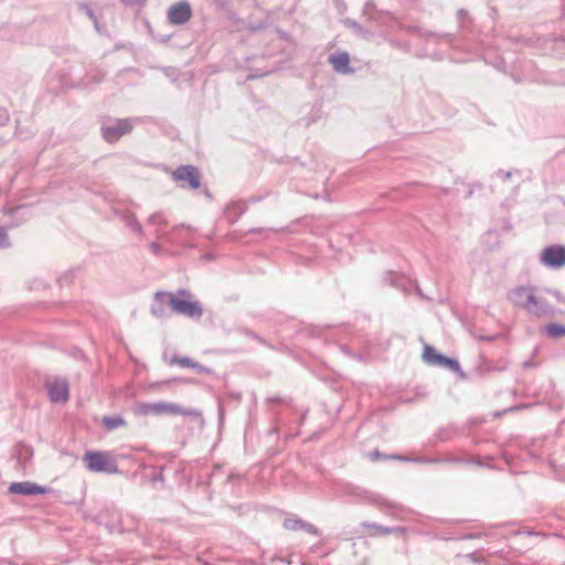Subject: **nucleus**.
Instances as JSON below:
<instances>
[{"mask_svg": "<svg viewBox=\"0 0 565 565\" xmlns=\"http://www.w3.org/2000/svg\"><path fill=\"white\" fill-rule=\"evenodd\" d=\"M136 413L140 415H183L199 417L201 414L193 408H184L179 404L169 402L140 403L136 406Z\"/></svg>", "mask_w": 565, "mask_h": 565, "instance_id": "nucleus-1", "label": "nucleus"}, {"mask_svg": "<svg viewBox=\"0 0 565 565\" xmlns=\"http://www.w3.org/2000/svg\"><path fill=\"white\" fill-rule=\"evenodd\" d=\"M171 311L189 318H200L203 313L202 307L198 301L192 300V296L186 290H179L173 294Z\"/></svg>", "mask_w": 565, "mask_h": 565, "instance_id": "nucleus-2", "label": "nucleus"}, {"mask_svg": "<svg viewBox=\"0 0 565 565\" xmlns=\"http://www.w3.org/2000/svg\"><path fill=\"white\" fill-rule=\"evenodd\" d=\"M136 121L137 119L132 118L109 120L103 125L102 135L106 141L116 142L132 130Z\"/></svg>", "mask_w": 565, "mask_h": 565, "instance_id": "nucleus-3", "label": "nucleus"}, {"mask_svg": "<svg viewBox=\"0 0 565 565\" xmlns=\"http://www.w3.org/2000/svg\"><path fill=\"white\" fill-rule=\"evenodd\" d=\"M83 461L86 468L93 472L113 473L117 470L116 463L109 456L99 451H87L83 457Z\"/></svg>", "mask_w": 565, "mask_h": 565, "instance_id": "nucleus-4", "label": "nucleus"}, {"mask_svg": "<svg viewBox=\"0 0 565 565\" xmlns=\"http://www.w3.org/2000/svg\"><path fill=\"white\" fill-rule=\"evenodd\" d=\"M540 262L548 268H561L565 266V246L550 245L540 255Z\"/></svg>", "mask_w": 565, "mask_h": 565, "instance_id": "nucleus-5", "label": "nucleus"}, {"mask_svg": "<svg viewBox=\"0 0 565 565\" xmlns=\"http://www.w3.org/2000/svg\"><path fill=\"white\" fill-rule=\"evenodd\" d=\"M173 179L179 182L181 186H189L190 189H198L200 186L199 172L193 166L179 167L173 172Z\"/></svg>", "mask_w": 565, "mask_h": 565, "instance_id": "nucleus-6", "label": "nucleus"}, {"mask_svg": "<svg viewBox=\"0 0 565 565\" xmlns=\"http://www.w3.org/2000/svg\"><path fill=\"white\" fill-rule=\"evenodd\" d=\"M173 294L166 291H157L153 302L150 307L152 316L163 319L169 316V310L172 308Z\"/></svg>", "mask_w": 565, "mask_h": 565, "instance_id": "nucleus-7", "label": "nucleus"}, {"mask_svg": "<svg viewBox=\"0 0 565 565\" xmlns=\"http://www.w3.org/2000/svg\"><path fill=\"white\" fill-rule=\"evenodd\" d=\"M50 399L53 403H65L68 399V384L65 380H53L46 383Z\"/></svg>", "mask_w": 565, "mask_h": 565, "instance_id": "nucleus-8", "label": "nucleus"}, {"mask_svg": "<svg viewBox=\"0 0 565 565\" xmlns=\"http://www.w3.org/2000/svg\"><path fill=\"white\" fill-rule=\"evenodd\" d=\"M192 17L191 6L186 1L178 2L170 7L168 19L172 24H184Z\"/></svg>", "mask_w": 565, "mask_h": 565, "instance_id": "nucleus-9", "label": "nucleus"}, {"mask_svg": "<svg viewBox=\"0 0 565 565\" xmlns=\"http://www.w3.org/2000/svg\"><path fill=\"white\" fill-rule=\"evenodd\" d=\"M8 491L12 494H21V495H38L45 494L49 492L46 487L39 486L33 482L24 481V482H12L9 486Z\"/></svg>", "mask_w": 565, "mask_h": 565, "instance_id": "nucleus-10", "label": "nucleus"}, {"mask_svg": "<svg viewBox=\"0 0 565 565\" xmlns=\"http://www.w3.org/2000/svg\"><path fill=\"white\" fill-rule=\"evenodd\" d=\"M527 313L536 317H550L554 313L553 308L541 297L533 294V300L525 309Z\"/></svg>", "mask_w": 565, "mask_h": 565, "instance_id": "nucleus-11", "label": "nucleus"}, {"mask_svg": "<svg viewBox=\"0 0 565 565\" xmlns=\"http://www.w3.org/2000/svg\"><path fill=\"white\" fill-rule=\"evenodd\" d=\"M533 294L534 289L532 287H519L511 292L510 299L514 305L525 310L533 300Z\"/></svg>", "mask_w": 565, "mask_h": 565, "instance_id": "nucleus-12", "label": "nucleus"}, {"mask_svg": "<svg viewBox=\"0 0 565 565\" xmlns=\"http://www.w3.org/2000/svg\"><path fill=\"white\" fill-rule=\"evenodd\" d=\"M329 62L338 73L348 74L351 72V68L349 67V54L345 52L331 55L329 57Z\"/></svg>", "mask_w": 565, "mask_h": 565, "instance_id": "nucleus-13", "label": "nucleus"}, {"mask_svg": "<svg viewBox=\"0 0 565 565\" xmlns=\"http://www.w3.org/2000/svg\"><path fill=\"white\" fill-rule=\"evenodd\" d=\"M149 225L154 227V233L158 237H162L167 234L164 226L167 224V220L161 213H154L149 217Z\"/></svg>", "mask_w": 565, "mask_h": 565, "instance_id": "nucleus-14", "label": "nucleus"}, {"mask_svg": "<svg viewBox=\"0 0 565 565\" xmlns=\"http://www.w3.org/2000/svg\"><path fill=\"white\" fill-rule=\"evenodd\" d=\"M444 356L445 355L438 353L434 348L429 345H426L423 352V359L425 360V362L433 365L439 366V364L444 360Z\"/></svg>", "mask_w": 565, "mask_h": 565, "instance_id": "nucleus-15", "label": "nucleus"}, {"mask_svg": "<svg viewBox=\"0 0 565 565\" xmlns=\"http://www.w3.org/2000/svg\"><path fill=\"white\" fill-rule=\"evenodd\" d=\"M171 363L172 364H178L182 367H191V369H196V370H200V371H204V367L201 366L200 364L193 362L190 358L188 356H182V358H173L171 360Z\"/></svg>", "mask_w": 565, "mask_h": 565, "instance_id": "nucleus-16", "label": "nucleus"}, {"mask_svg": "<svg viewBox=\"0 0 565 565\" xmlns=\"http://www.w3.org/2000/svg\"><path fill=\"white\" fill-rule=\"evenodd\" d=\"M546 334L552 338H559L565 335V326L551 323L544 328Z\"/></svg>", "mask_w": 565, "mask_h": 565, "instance_id": "nucleus-17", "label": "nucleus"}, {"mask_svg": "<svg viewBox=\"0 0 565 565\" xmlns=\"http://www.w3.org/2000/svg\"><path fill=\"white\" fill-rule=\"evenodd\" d=\"M103 424L105 427L109 430L116 429L118 427L125 426V420L120 416H110V417H104Z\"/></svg>", "mask_w": 565, "mask_h": 565, "instance_id": "nucleus-18", "label": "nucleus"}, {"mask_svg": "<svg viewBox=\"0 0 565 565\" xmlns=\"http://www.w3.org/2000/svg\"><path fill=\"white\" fill-rule=\"evenodd\" d=\"M439 366L449 369V370H451V371H454L456 373H460L461 372V369H460V365H459L458 361L454 360V359H450V358H447V356H444V360L439 364Z\"/></svg>", "mask_w": 565, "mask_h": 565, "instance_id": "nucleus-19", "label": "nucleus"}, {"mask_svg": "<svg viewBox=\"0 0 565 565\" xmlns=\"http://www.w3.org/2000/svg\"><path fill=\"white\" fill-rule=\"evenodd\" d=\"M302 525H303V521L300 519H286L284 521V527L286 530H290V531L301 530Z\"/></svg>", "mask_w": 565, "mask_h": 565, "instance_id": "nucleus-20", "label": "nucleus"}, {"mask_svg": "<svg viewBox=\"0 0 565 565\" xmlns=\"http://www.w3.org/2000/svg\"><path fill=\"white\" fill-rule=\"evenodd\" d=\"M9 237L7 234V230L4 227H0V248L9 247Z\"/></svg>", "mask_w": 565, "mask_h": 565, "instance_id": "nucleus-21", "label": "nucleus"}, {"mask_svg": "<svg viewBox=\"0 0 565 565\" xmlns=\"http://www.w3.org/2000/svg\"><path fill=\"white\" fill-rule=\"evenodd\" d=\"M301 530H303L308 533H312V534L318 533L317 529L312 524L306 523L305 521H303V525L301 526Z\"/></svg>", "mask_w": 565, "mask_h": 565, "instance_id": "nucleus-22", "label": "nucleus"}, {"mask_svg": "<svg viewBox=\"0 0 565 565\" xmlns=\"http://www.w3.org/2000/svg\"><path fill=\"white\" fill-rule=\"evenodd\" d=\"M128 225L136 232L140 233L141 232V226L140 224L134 220V218H129L128 221Z\"/></svg>", "mask_w": 565, "mask_h": 565, "instance_id": "nucleus-23", "label": "nucleus"}, {"mask_svg": "<svg viewBox=\"0 0 565 565\" xmlns=\"http://www.w3.org/2000/svg\"><path fill=\"white\" fill-rule=\"evenodd\" d=\"M167 384H168V382H157V383L150 384L149 387H150V390H159L160 387H162Z\"/></svg>", "mask_w": 565, "mask_h": 565, "instance_id": "nucleus-24", "label": "nucleus"}, {"mask_svg": "<svg viewBox=\"0 0 565 565\" xmlns=\"http://www.w3.org/2000/svg\"><path fill=\"white\" fill-rule=\"evenodd\" d=\"M150 248H151V250H152L153 253H158V252H159V249H160V246H159L157 243H152V244L150 245Z\"/></svg>", "mask_w": 565, "mask_h": 565, "instance_id": "nucleus-25", "label": "nucleus"}, {"mask_svg": "<svg viewBox=\"0 0 565 565\" xmlns=\"http://www.w3.org/2000/svg\"><path fill=\"white\" fill-rule=\"evenodd\" d=\"M503 228H504L505 231H510V230L512 228V224H511V222H510V221H504V222H503Z\"/></svg>", "mask_w": 565, "mask_h": 565, "instance_id": "nucleus-26", "label": "nucleus"}, {"mask_svg": "<svg viewBox=\"0 0 565 565\" xmlns=\"http://www.w3.org/2000/svg\"><path fill=\"white\" fill-rule=\"evenodd\" d=\"M395 459H398V460H404V461H407L409 460L408 458L406 457H402V456H398V457H394ZM414 461H425L424 459H413Z\"/></svg>", "mask_w": 565, "mask_h": 565, "instance_id": "nucleus-27", "label": "nucleus"}, {"mask_svg": "<svg viewBox=\"0 0 565 565\" xmlns=\"http://www.w3.org/2000/svg\"><path fill=\"white\" fill-rule=\"evenodd\" d=\"M373 527L377 529L381 533H390V532H391V530H388V529H383V527L377 526V525H373Z\"/></svg>", "mask_w": 565, "mask_h": 565, "instance_id": "nucleus-28", "label": "nucleus"}, {"mask_svg": "<svg viewBox=\"0 0 565 565\" xmlns=\"http://www.w3.org/2000/svg\"><path fill=\"white\" fill-rule=\"evenodd\" d=\"M512 177V172H507L504 173V177H503V183H505L510 178Z\"/></svg>", "mask_w": 565, "mask_h": 565, "instance_id": "nucleus-29", "label": "nucleus"}, {"mask_svg": "<svg viewBox=\"0 0 565 565\" xmlns=\"http://www.w3.org/2000/svg\"><path fill=\"white\" fill-rule=\"evenodd\" d=\"M491 461H492V459L490 458V459H489V462H486V463H484V466H488V467H490V468H491V467H492ZM478 463H479V465H483V462H481V461H479Z\"/></svg>", "mask_w": 565, "mask_h": 565, "instance_id": "nucleus-30", "label": "nucleus"}, {"mask_svg": "<svg viewBox=\"0 0 565 565\" xmlns=\"http://www.w3.org/2000/svg\"><path fill=\"white\" fill-rule=\"evenodd\" d=\"M0 565H13V564L3 559V561H0Z\"/></svg>", "mask_w": 565, "mask_h": 565, "instance_id": "nucleus-31", "label": "nucleus"}, {"mask_svg": "<svg viewBox=\"0 0 565 565\" xmlns=\"http://www.w3.org/2000/svg\"><path fill=\"white\" fill-rule=\"evenodd\" d=\"M519 183H520V182L518 181L515 184H512V186H511V188H512V190H513L514 192H515V190L519 188Z\"/></svg>", "mask_w": 565, "mask_h": 565, "instance_id": "nucleus-32", "label": "nucleus"}, {"mask_svg": "<svg viewBox=\"0 0 565 565\" xmlns=\"http://www.w3.org/2000/svg\"><path fill=\"white\" fill-rule=\"evenodd\" d=\"M372 457H373V458H379V457H380V454H379L377 451H375V452H373V454H372Z\"/></svg>", "mask_w": 565, "mask_h": 565, "instance_id": "nucleus-33", "label": "nucleus"}, {"mask_svg": "<svg viewBox=\"0 0 565 565\" xmlns=\"http://www.w3.org/2000/svg\"><path fill=\"white\" fill-rule=\"evenodd\" d=\"M458 14L461 17V15H466V12L463 10H459Z\"/></svg>", "mask_w": 565, "mask_h": 565, "instance_id": "nucleus-34", "label": "nucleus"}, {"mask_svg": "<svg viewBox=\"0 0 565 565\" xmlns=\"http://www.w3.org/2000/svg\"><path fill=\"white\" fill-rule=\"evenodd\" d=\"M3 120H4V121H7V120H8V116H7V115H4V116H3Z\"/></svg>", "mask_w": 565, "mask_h": 565, "instance_id": "nucleus-35", "label": "nucleus"}, {"mask_svg": "<svg viewBox=\"0 0 565 565\" xmlns=\"http://www.w3.org/2000/svg\"><path fill=\"white\" fill-rule=\"evenodd\" d=\"M515 174L518 175L519 179L521 178L520 172L516 171Z\"/></svg>", "mask_w": 565, "mask_h": 565, "instance_id": "nucleus-36", "label": "nucleus"}]
</instances>
